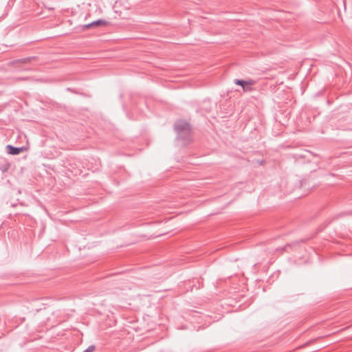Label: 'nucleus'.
<instances>
[{"label": "nucleus", "instance_id": "nucleus-1", "mask_svg": "<svg viewBox=\"0 0 352 352\" xmlns=\"http://www.w3.org/2000/svg\"><path fill=\"white\" fill-rule=\"evenodd\" d=\"M175 131L177 133V139L184 141V144L191 142V129L190 124L184 120L177 121L175 124Z\"/></svg>", "mask_w": 352, "mask_h": 352}, {"label": "nucleus", "instance_id": "nucleus-8", "mask_svg": "<svg viewBox=\"0 0 352 352\" xmlns=\"http://www.w3.org/2000/svg\"><path fill=\"white\" fill-rule=\"evenodd\" d=\"M28 79H29L28 77L19 78V80H28Z\"/></svg>", "mask_w": 352, "mask_h": 352}, {"label": "nucleus", "instance_id": "nucleus-6", "mask_svg": "<svg viewBox=\"0 0 352 352\" xmlns=\"http://www.w3.org/2000/svg\"><path fill=\"white\" fill-rule=\"evenodd\" d=\"M10 166V164L8 162H3V164H1L0 165L1 172L2 173H6L8 170Z\"/></svg>", "mask_w": 352, "mask_h": 352}, {"label": "nucleus", "instance_id": "nucleus-2", "mask_svg": "<svg viewBox=\"0 0 352 352\" xmlns=\"http://www.w3.org/2000/svg\"><path fill=\"white\" fill-rule=\"evenodd\" d=\"M234 84L241 86L244 92L251 91L253 90V86L256 84V81L252 79L248 80L235 79Z\"/></svg>", "mask_w": 352, "mask_h": 352}, {"label": "nucleus", "instance_id": "nucleus-4", "mask_svg": "<svg viewBox=\"0 0 352 352\" xmlns=\"http://www.w3.org/2000/svg\"><path fill=\"white\" fill-rule=\"evenodd\" d=\"M6 148L7 153L12 155H19L23 151V147H14L10 144L7 145Z\"/></svg>", "mask_w": 352, "mask_h": 352}, {"label": "nucleus", "instance_id": "nucleus-7", "mask_svg": "<svg viewBox=\"0 0 352 352\" xmlns=\"http://www.w3.org/2000/svg\"><path fill=\"white\" fill-rule=\"evenodd\" d=\"M95 349V346L94 345L89 346L87 349H85L82 352H93Z\"/></svg>", "mask_w": 352, "mask_h": 352}, {"label": "nucleus", "instance_id": "nucleus-5", "mask_svg": "<svg viewBox=\"0 0 352 352\" xmlns=\"http://www.w3.org/2000/svg\"><path fill=\"white\" fill-rule=\"evenodd\" d=\"M35 59H36L35 56H30V57H28V58H25L16 60H14V63L28 64V63H30L32 60H35Z\"/></svg>", "mask_w": 352, "mask_h": 352}, {"label": "nucleus", "instance_id": "nucleus-3", "mask_svg": "<svg viewBox=\"0 0 352 352\" xmlns=\"http://www.w3.org/2000/svg\"><path fill=\"white\" fill-rule=\"evenodd\" d=\"M109 23L107 21H106V20L98 19V20L93 21V22H91L90 23H88V24L82 25V30H85L88 29V28H97L98 26H106Z\"/></svg>", "mask_w": 352, "mask_h": 352}]
</instances>
